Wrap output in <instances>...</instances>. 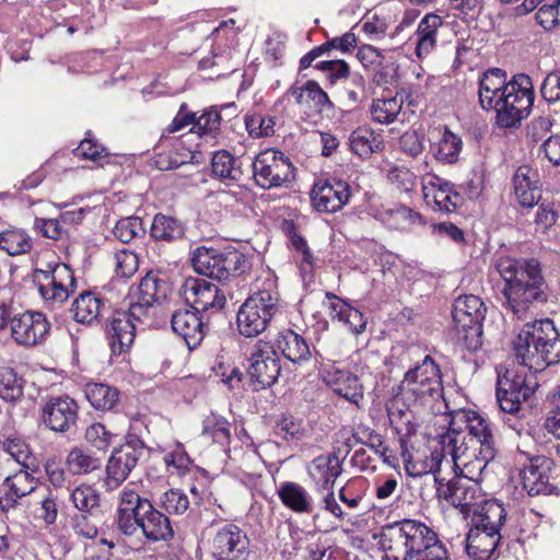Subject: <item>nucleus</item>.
<instances>
[{
	"instance_id": "nucleus-39",
	"label": "nucleus",
	"mask_w": 560,
	"mask_h": 560,
	"mask_svg": "<svg viewBox=\"0 0 560 560\" xmlns=\"http://www.w3.org/2000/svg\"><path fill=\"white\" fill-rule=\"evenodd\" d=\"M443 24L442 18L434 13L425 14L417 28L418 42L416 54L418 57L429 55L436 44V32Z\"/></svg>"
},
{
	"instance_id": "nucleus-2",
	"label": "nucleus",
	"mask_w": 560,
	"mask_h": 560,
	"mask_svg": "<svg viewBox=\"0 0 560 560\" xmlns=\"http://www.w3.org/2000/svg\"><path fill=\"white\" fill-rule=\"evenodd\" d=\"M495 269L503 281L502 306L517 318H524L533 307L548 301L549 288L537 259L501 257Z\"/></svg>"
},
{
	"instance_id": "nucleus-44",
	"label": "nucleus",
	"mask_w": 560,
	"mask_h": 560,
	"mask_svg": "<svg viewBox=\"0 0 560 560\" xmlns=\"http://www.w3.org/2000/svg\"><path fill=\"white\" fill-rule=\"evenodd\" d=\"M35 282L37 283L40 296L45 302L55 304L63 303L70 295L66 287L59 284L54 276L49 275L44 269H35Z\"/></svg>"
},
{
	"instance_id": "nucleus-27",
	"label": "nucleus",
	"mask_w": 560,
	"mask_h": 560,
	"mask_svg": "<svg viewBox=\"0 0 560 560\" xmlns=\"http://www.w3.org/2000/svg\"><path fill=\"white\" fill-rule=\"evenodd\" d=\"M369 213L393 230L406 231L413 225L424 224L420 213L402 205L395 207L371 206Z\"/></svg>"
},
{
	"instance_id": "nucleus-13",
	"label": "nucleus",
	"mask_w": 560,
	"mask_h": 560,
	"mask_svg": "<svg viewBox=\"0 0 560 560\" xmlns=\"http://www.w3.org/2000/svg\"><path fill=\"white\" fill-rule=\"evenodd\" d=\"M538 387L534 375H524L508 370L497 382V400L502 411L514 413L520 410L522 401H526Z\"/></svg>"
},
{
	"instance_id": "nucleus-59",
	"label": "nucleus",
	"mask_w": 560,
	"mask_h": 560,
	"mask_svg": "<svg viewBox=\"0 0 560 560\" xmlns=\"http://www.w3.org/2000/svg\"><path fill=\"white\" fill-rule=\"evenodd\" d=\"M163 460L168 471L173 468L172 472L175 471L178 475L188 471L192 464L184 445L180 443H176L175 446L164 455Z\"/></svg>"
},
{
	"instance_id": "nucleus-20",
	"label": "nucleus",
	"mask_w": 560,
	"mask_h": 560,
	"mask_svg": "<svg viewBox=\"0 0 560 560\" xmlns=\"http://www.w3.org/2000/svg\"><path fill=\"white\" fill-rule=\"evenodd\" d=\"M350 198V185L337 177L316 183L311 192L314 209L325 213H335L341 210Z\"/></svg>"
},
{
	"instance_id": "nucleus-49",
	"label": "nucleus",
	"mask_w": 560,
	"mask_h": 560,
	"mask_svg": "<svg viewBox=\"0 0 560 560\" xmlns=\"http://www.w3.org/2000/svg\"><path fill=\"white\" fill-rule=\"evenodd\" d=\"M273 433L288 443H298L304 438L306 429L301 419H296L292 415L281 413L275 422Z\"/></svg>"
},
{
	"instance_id": "nucleus-26",
	"label": "nucleus",
	"mask_w": 560,
	"mask_h": 560,
	"mask_svg": "<svg viewBox=\"0 0 560 560\" xmlns=\"http://www.w3.org/2000/svg\"><path fill=\"white\" fill-rule=\"evenodd\" d=\"M112 308L107 299L92 291H84L73 301L71 312L78 323L93 325L106 318Z\"/></svg>"
},
{
	"instance_id": "nucleus-64",
	"label": "nucleus",
	"mask_w": 560,
	"mask_h": 560,
	"mask_svg": "<svg viewBox=\"0 0 560 560\" xmlns=\"http://www.w3.org/2000/svg\"><path fill=\"white\" fill-rule=\"evenodd\" d=\"M540 94L550 104L560 101V69H555L545 77L540 86Z\"/></svg>"
},
{
	"instance_id": "nucleus-21",
	"label": "nucleus",
	"mask_w": 560,
	"mask_h": 560,
	"mask_svg": "<svg viewBox=\"0 0 560 560\" xmlns=\"http://www.w3.org/2000/svg\"><path fill=\"white\" fill-rule=\"evenodd\" d=\"M209 316L200 314L192 308H180L172 315V329L182 337L188 349L192 350L200 346L205 336L210 329Z\"/></svg>"
},
{
	"instance_id": "nucleus-41",
	"label": "nucleus",
	"mask_w": 560,
	"mask_h": 560,
	"mask_svg": "<svg viewBox=\"0 0 560 560\" xmlns=\"http://www.w3.org/2000/svg\"><path fill=\"white\" fill-rule=\"evenodd\" d=\"M241 165L240 159L226 150L214 152L211 159L212 174L223 182H238L243 175Z\"/></svg>"
},
{
	"instance_id": "nucleus-63",
	"label": "nucleus",
	"mask_w": 560,
	"mask_h": 560,
	"mask_svg": "<svg viewBox=\"0 0 560 560\" xmlns=\"http://www.w3.org/2000/svg\"><path fill=\"white\" fill-rule=\"evenodd\" d=\"M551 127L552 120L550 117H536L526 127V138L530 143L542 142L551 131Z\"/></svg>"
},
{
	"instance_id": "nucleus-7",
	"label": "nucleus",
	"mask_w": 560,
	"mask_h": 560,
	"mask_svg": "<svg viewBox=\"0 0 560 560\" xmlns=\"http://www.w3.org/2000/svg\"><path fill=\"white\" fill-rule=\"evenodd\" d=\"M395 395L408 405H424L443 397L444 388L439 365L427 354L420 363L410 368L400 384L394 389Z\"/></svg>"
},
{
	"instance_id": "nucleus-54",
	"label": "nucleus",
	"mask_w": 560,
	"mask_h": 560,
	"mask_svg": "<svg viewBox=\"0 0 560 560\" xmlns=\"http://www.w3.org/2000/svg\"><path fill=\"white\" fill-rule=\"evenodd\" d=\"M444 188L434 189L430 196L435 205V209L451 213L462 203L460 195L454 189V184H443Z\"/></svg>"
},
{
	"instance_id": "nucleus-11",
	"label": "nucleus",
	"mask_w": 560,
	"mask_h": 560,
	"mask_svg": "<svg viewBox=\"0 0 560 560\" xmlns=\"http://www.w3.org/2000/svg\"><path fill=\"white\" fill-rule=\"evenodd\" d=\"M144 443L135 434H128L126 442L114 448L106 464L107 489L118 488L129 477L144 455Z\"/></svg>"
},
{
	"instance_id": "nucleus-16",
	"label": "nucleus",
	"mask_w": 560,
	"mask_h": 560,
	"mask_svg": "<svg viewBox=\"0 0 560 560\" xmlns=\"http://www.w3.org/2000/svg\"><path fill=\"white\" fill-rule=\"evenodd\" d=\"M46 428L57 433H68L77 428L79 405L69 395L49 396L40 409Z\"/></svg>"
},
{
	"instance_id": "nucleus-1",
	"label": "nucleus",
	"mask_w": 560,
	"mask_h": 560,
	"mask_svg": "<svg viewBox=\"0 0 560 560\" xmlns=\"http://www.w3.org/2000/svg\"><path fill=\"white\" fill-rule=\"evenodd\" d=\"M442 456H451L462 476L450 480L444 498L456 508L475 504L477 483L488 464L497 455L491 423L474 410H457L451 415L447 431L440 435Z\"/></svg>"
},
{
	"instance_id": "nucleus-58",
	"label": "nucleus",
	"mask_w": 560,
	"mask_h": 560,
	"mask_svg": "<svg viewBox=\"0 0 560 560\" xmlns=\"http://www.w3.org/2000/svg\"><path fill=\"white\" fill-rule=\"evenodd\" d=\"M102 516H90L88 513H74L71 516V527L78 536L94 539L98 534V522Z\"/></svg>"
},
{
	"instance_id": "nucleus-25",
	"label": "nucleus",
	"mask_w": 560,
	"mask_h": 560,
	"mask_svg": "<svg viewBox=\"0 0 560 560\" xmlns=\"http://www.w3.org/2000/svg\"><path fill=\"white\" fill-rule=\"evenodd\" d=\"M275 347L285 359L300 366L310 363L313 359L316 360L318 355L305 337L292 329L280 331L275 340Z\"/></svg>"
},
{
	"instance_id": "nucleus-17",
	"label": "nucleus",
	"mask_w": 560,
	"mask_h": 560,
	"mask_svg": "<svg viewBox=\"0 0 560 560\" xmlns=\"http://www.w3.org/2000/svg\"><path fill=\"white\" fill-rule=\"evenodd\" d=\"M50 327L44 313L25 311L12 318L11 337L19 346L33 348L46 341Z\"/></svg>"
},
{
	"instance_id": "nucleus-51",
	"label": "nucleus",
	"mask_w": 560,
	"mask_h": 560,
	"mask_svg": "<svg viewBox=\"0 0 560 560\" xmlns=\"http://www.w3.org/2000/svg\"><path fill=\"white\" fill-rule=\"evenodd\" d=\"M23 396V378L8 366H0V398L16 401Z\"/></svg>"
},
{
	"instance_id": "nucleus-53",
	"label": "nucleus",
	"mask_w": 560,
	"mask_h": 560,
	"mask_svg": "<svg viewBox=\"0 0 560 560\" xmlns=\"http://www.w3.org/2000/svg\"><path fill=\"white\" fill-rule=\"evenodd\" d=\"M3 487L9 488L15 498L22 499L36 489L37 481L31 472L20 470L12 476H8L3 481Z\"/></svg>"
},
{
	"instance_id": "nucleus-10",
	"label": "nucleus",
	"mask_w": 560,
	"mask_h": 560,
	"mask_svg": "<svg viewBox=\"0 0 560 560\" xmlns=\"http://www.w3.org/2000/svg\"><path fill=\"white\" fill-rule=\"evenodd\" d=\"M253 179L265 190L288 187L295 179V167L281 151L268 149L252 162Z\"/></svg>"
},
{
	"instance_id": "nucleus-56",
	"label": "nucleus",
	"mask_w": 560,
	"mask_h": 560,
	"mask_svg": "<svg viewBox=\"0 0 560 560\" xmlns=\"http://www.w3.org/2000/svg\"><path fill=\"white\" fill-rule=\"evenodd\" d=\"M138 256L128 249L119 250L115 254V277L113 282L118 279H128L138 270Z\"/></svg>"
},
{
	"instance_id": "nucleus-6",
	"label": "nucleus",
	"mask_w": 560,
	"mask_h": 560,
	"mask_svg": "<svg viewBox=\"0 0 560 560\" xmlns=\"http://www.w3.org/2000/svg\"><path fill=\"white\" fill-rule=\"evenodd\" d=\"M195 271L217 280L221 284L238 279L250 269L246 256L236 248H217L198 246L192 254Z\"/></svg>"
},
{
	"instance_id": "nucleus-57",
	"label": "nucleus",
	"mask_w": 560,
	"mask_h": 560,
	"mask_svg": "<svg viewBox=\"0 0 560 560\" xmlns=\"http://www.w3.org/2000/svg\"><path fill=\"white\" fill-rule=\"evenodd\" d=\"M304 106H307L308 108H312L316 112L334 108V104L330 102L327 93L314 80H308L306 82Z\"/></svg>"
},
{
	"instance_id": "nucleus-9",
	"label": "nucleus",
	"mask_w": 560,
	"mask_h": 560,
	"mask_svg": "<svg viewBox=\"0 0 560 560\" xmlns=\"http://www.w3.org/2000/svg\"><path fill=\"white\" fill-rule=\"evenodd\" d=\"M534 104V89L532 79L527 74L514 75L510 81V88L505 89L502 96L492 109L497 113V124L501 128H516L525 119Z\"/></svg>"
},
{
	"instance_id": "nucleus-35",
	"label": "nucleus",
	"mask_w": 560,
	"mask_h": 560,
	"mask_svg": "<svg viewBox=\"0 0 560 560\" xmlns=\"http://www.w3.org/2000/svg\"><path fill=\"white\" fill-rule=\"evenodd\" d=\"M348 141L351 152L361 159H368L384 149L383 136L366 126L353 130Z\"/></svg>"
},
{
	"instance_id": "nucleus-30",
	"label": "nucleus",
	"mask_w": 560,
	"mask_h": 560,
	"mask_svg": "<svg viewBox=\"0 0 560 560\" xmlns=\"http://www.w3.org/2000/svg\"><path fill=\"white\" fill-rule=\"evenodd\" d=\"M510 88L506 82V72L500 68H491L483 72L479 80V103L482 109L490 110L495 107L502 92Z\"/></svg>"
},
{
	"instance_id": "nucleus-14",
	"label": "nucleus",
	"mask_w": 560,
	"mask_h": 560,
	"mask_svg": "<svg viewBox=\"0 0 560 560\" xmlns=\"http://www.w3.org/2000/svg\"><path fill=\"white\" fill-rule=\"evenodd\" d=\"M210 553L215 560H248L250 540L236 524H225L213 535L210 541Z\"/></svg>"
},
{
	"instance_id": "nucleus-50",
	"label": "nucleus",
	"mask_w": 560,
	"mask_h": 560,
	"mask_svg": "<svg viewBox=\"0 0 560 560\" xmlns=\"http://www.w3.org/2000/svg\"><path fill=\"white\" fill-rule=\"evenodd\" d=\"M156 505L170 517L172 515H183L190 505L188 495L180 489L173 488L163 492L159 497Z\"/></svg>"
},
{
	"instance_id": "nucleus-38",
	"label": "nucleus",
	"mask_w": 560,
	"mask_h": 560,
	"mask_svg": "<svg viewBox=\"0 0 560 560\" xmlns=\"http://www.w3.org/2000/svg\"><path fill=\"white\" fill-rule=\"evenodd\" d=\"M150 235L159 242L173 243L184 237V224L176 218L158 213L154 215Z\"/></svg>"
},
{
	"instance_id": "nucleus-32",
	"label": "nucleus",
	"mask_w": 560,
	"mask_h": 560,
	"mask_svg": "<svg viewBox=\"0 0 560 560\" xmlns=\"http://www.w3.org/2000/svg\"><path fill=\"white\" fill-rule=\"evenodd\" d=\"M340 472L341 466L335 455L317 456L307 466L310 478L323 491L332 489Z\"/></svg>"
},
{
	"instance_id": "nucleus-61",
	"label": "nucleus",
	"mask_w": 560,
	"mask_h": 560,
	"mask_svg": "<svg viewBox=\"0 0 560 560\" xmlns=\"http://www.w3.org/2000/svg\"><path fill=\"white\" fill-rule=\"evenodd\" d=\"M373 82L384 89L398 82V65L394 60H382L373 75Z\"/></svg>"
},
{
	"instance_id": "nucleus-18",
	"label": "nucleus",
	"mask_w": 560,
	"mask_h": 560,
	"mask_svg": "<svg viewBox=\"0 0 560 560\" xmlns=\"http://www.w3.org/2000/svg\"><path fill=\"white\" fill-rule=\"evenodd\" d=\"M151 500L133 489L125 487L119 493V502L115 515L117 530L126 536H136Z\"/></svg>"
},
{
	"instance_id": "nucleus-5",
	"label": "nucleus",
	"mask_w": 560,
	"mask_h": 560,
	"mask_svg": "<svg viewBox=\"0 0 560 560\" xmlns=\"http://www.w3.org/2000/svg\"><path fill=\"white\" fill-rule=\"evenodd\" d=\"M278 302L279 293L275 279H258L254 292L237 312L238 332L246 338H254L264 332L278 311Z\"/></svg>"
},
{
	"instance_id": "nucleus-34",
	"label": "nucleus",
	"mask_w": 560,
	"mask_h": 560,
	"mask_svg": "<svg viewBox=\"0 0 560 560\" xmlns=\"http://www.w3.org/2000/svg\"><path fill=\"white\" fill-rule=\"evenodd\" d=\"M172 291V284L166 272L162 270H150L141 279L137 296L152 304H160L165 301Z\"/></svg>"
},
{
	"instance_id": "nucleus-23",
	"label": "nucleus",
	"mask_w": 560,
	"mask_h": 560,
	"mask_svg": "<svg viewBox=\"0 0 560 560\" xmlns=\"http://www.w3.org/2000/svg\"><path fill=\"white\" fill-rule=\"evenodd\" d=\"M136 330V324L129 320L124 310H110L106 317L105 331L114 355H119L131 347Z\"/></svg>"
},
{
	"instance_id": "nucleus-55",
	"label": "nucleus",
	"mask_w": 560,
	"mask_h": 560,
	"mask_svg": "<svg viewBox=\"0 0 560 560\" xmlns=\"http://www.w3.org/2000/svg\"><path fill=\"white\" fill-rule=\"evenodd\" d=\"M223 115L219 112L218 106L206 109L195 121V128L201 136H209L215 139L220 132Z\"/></svg>"
},
{
	"instance_id": "nucleus-15",
	"label": "nucleus",
	"mask_w": 560,
	"mask_h": 560,
	"mask_svg": "<svg viewBox=\"0 0 560 560\" xmlns=\"http://www.w3.org/2000/svg\"><path fill=\"white\" fill-rule=\"evenodd\" d=\"M182 290L187 305L209 317L219 313L226 303L225 294L215 284L205 279L188 278L182 285Z\"/></svg>"
},
{
	"instance_id": "nucleus-42",
	"label": "nucleus",
	"mask_w": 560,
	"mask_h": 560,
	"mask_svg": "<svg viewBox=\"0 0 560 560\" xmlns=\"http://www.w3.org/2000/svg\"><path fill=\"white\" fill-rule=\"evenodd\" d=\"M334 392L348 401L359 406L363 399V386L359 377L350 372L337 370L332 378Z\"/></svg>"
},
{
	"instance_id": "nucleus-47",
	"label": "nucleus",
	"mask_w": 560,
	"mask_h": 560,
	"mask_svg": "<svg viewBox=\"0 0 560 560\" xmlns=\"http://www.w3.org/2000/svg\"><path fill=\"white\" fill-rule=\"evenodd\" d=\"M329 310L332 316L346 324L353 334L359 335L365 330L366 319L364 315L345 301L337 300L336 302H330Z\"/></svg>"
},
{
	"instance_id": "nucleus-43",
	"label": "nucleus",
	"mask_w": 560,
	"mask_h": 560,
	"mask_svg": "<svg viewBox=\"0 0 560 560\" xmlns=\"http://www.w3.org/2000/svg\"><path fill=\"white\" fill-rule=\"evenodd\" d=\"M231 423L223 416L211 412L202 421L201 435L223 447L224 452L231 442Z\"/></svg>"
},
{
	"instance_id": "nucleus-29",
	"label": "nucleus",
	"mask_w": 560,
	"mask_h": 560,
	"mask_svg": "<svg viewBox=\"0 0 560 560\" xmlns=\"http://www.w3.org/2000/svg\"><path fill=\"white\" fill-rule=\"evenodd\" d=\"M277 495L283 506L295 514L312 515L315 512L313 497L299 482L282 481L277 488Z\"/></svg>"
},
{
	"instance_id": "nucleus-45",
	"label": "nucleus",
	"mask_w": 560,
	"mask_h": 560,
	"mask_svg": "<svg viewBox=\"0 0 560 560\" xmlns=\"http://www.w3.org/2000/svg\"><path fill=\"white\" fill-rule=\"evenodd\" d=\"M66 466L72 475H86L102 467V460L89 451L73 447L66 457Z\"/></svg>"
},
{
	"instance_id": "nucleus-19",
	"label": "nucleus",
	"mask_w": 560,
	"mask_h": 560,
	"mask_svg": "<svg viewBox=\"0 0 560 560\" xmlns=\"http://www.w3.org/2000/svg\"><path fill=\"white\" fill-rule=\"evenodd\" d=\"M555 463L551 458L538 455L528 458L521 470L523 488L529 495L558 493L552 476Z\"/></svg>"
},
{
	"instance_id": "nucleus-8",
	"label": "nucleus",
	"mask_w": 560,
	"mask_h": 560,
	"mask_svg": "<svg viewBox=\"0 0 560 560\" xmlns=\"http://www.w3.org/2000/svg\"><path fill=\"white\" fill-rule=\"evenodd\" d=\"M486 313L485 303L475 294L458 296L453 303L452 317L456 337L470 352H476L482 346Z\"/></svg>"
},
{
	"instance_id": "nucleus-62",
	"label": "nucleus",
	"mask_w": 560,
	"mask_h": 560,
	"mask_svg": "<svg viewBox=\"0 0 560 560\" xmlns=\"http://www.w3.org/2000/svg\"><path fill=\"white\" fill-rule=\"evenodd\" d=\"M74 152L75 155L94 162H100L108 155L106 149L91 137V132L86 133V137L79 143Z\"/></svg>"
},
{
	"instance_id": "nucleus-40",
	"label": "nucleus",
	"mask_w": 560,
	"mask_h": 560,
	"mask_svg": "<svg viewBox=\"0 0 560 560\" xmlns=\"http://www.w3.org/2000/svg\"><path fill=\"white\" fill-rule=\"evenodd\" d=\"M70 501L77 513H88L90 516H103L100 492L90 485L82 483L70 493Z\"/></svg>"
},
{
	"instance_id": "nucleus-37",
	"label": "nucleus",
	"mask_w": 560,
	"mask_h": 560,
	"mask_svg": "<svg viewBox=\"0 0 560 560\" xmlns=\"http://www.w3.org/2000/svg\"><path fill=\"white\" fill-rule=\"evenodd\" d=\"M462 148L460 137L452 132L446 126L438 141L431 143L430 147L434 159L444 164L457 162Z\"/></svg>"
},
{
	"instance_id": "nucleus-28",
	"label": "nucleus",
	"mask_w": 560,
	"mask_h": 560,
	"mask_svg": "<svg viewBox=\"0 0 560 560\" xmlns=\"http://www.w3.org/2000/svg\"><path fill=\"white\" fill-rule=\"evenodd\" d=\"M513 186L516 201L523 208H533L541 197L540 180L537 170L521 165L513 175Z\"/></svg>"
},
{
	"instance_id": "nucleus-4",
	"label": "nucleus",
	"mask_w": 560,
	"mask_h": 560,
	"mask_svg": "<svg viewBox=\"0 0 560 560\" xmlns=\"http://www.w3.org/2000/svg\"><path fill=\"white\" fill-rule=\"evenodd\" d=\"M516 361L540 372L560 362V332L550 318L525 324L512 341Z\"/></svg>"
},
{
	"instance_id": "nucleus-3",
	"label": "nucleus",
	"mask_w": 560,
	"mask_h": 560,
	"mask_svg": "<svg viewBox=\"0 0 560 560\" xmlns=\"http://www.w3.org/2000/svg\"><path fill=\"white\" fill-rule=\"evenodd\" d=\"M380 545L385 560H451L436 532L420 520L404 518L386 524Z\"/></svg>"
},
{
	"instance_id": "nucleus-48",
	"label": "nucleus",
	"mask_w": 560,
	"mask_h": 560,
	"mask_svg": "<svg viewBox=\"0 0 560 560\" xmlns=\"http://www.w3.org/2000/svg\"><path fill=\"white\" fill-rule=\"evenodd\" d=\"M402 108V98L396 96L373 100L371 117L375 122L389 125L394 122Z\"/></svg>"
},
{
	"instance_id": "nucleus-36",
	"label": "nucleus",
	"mask_w": 560,
	"mask_h": 560,
	"mask_svg": "<svg viewBox=\"0 0 560 560\" xmlns=\"http://www.w3.org/2000/svg\"><path fill=\"white\" fill-rule=\"evenodd\" d=\"M84 395L90 405L100 411H114L118 406L120 393L116 387L104 383H89Z\"/></svg>"
},
{
	"instance_id": "nucleus-22",
	"label": "nucleus",
	"mask_w": 560,
	"mask_h": 560,
	"mask_svg": "<svg viewBox=\"0 0 560 560\" xmlns=\"http://www.w3.org/2000/svg\"><path fill=\"white\" fill-rule=\"evenodd\" d=\"M135 537H142L150 544L170 542L175 537L173 522L151 501Z\"/></svg>"
},
{
	"instance_id": "nucleus-24",
	"label": "nucleus",
	"mask_w": 560,
	"mask_h": 560,
	"mask_svg": "<svg viewBox=\"0 0 560 560\" xmlns=\"http://www.w3.org/2000/svg\"><path fill=\"white\" fill-rule=\"evenodd\" d=\"M508 529L502 532L486 530L471 526L466 537V552L474 560H489L505 539H510Z\"/></svg>"
},
{
	"instance_id": "nucleus-60",
	"label": "nucleus",
	"mask_w": 560,
	"mask_h": 560,
	"mask_svg": "<svg viewBox=\"0 0 560 560\" xmlns=\"http://www.w3.org/2000/svg\"><path fill=\"white\" fill-rule=\"evenodd\" d=\"M245 126L253 138L269 137L275 133V118L261 114H252L245 117Z\"/></svg>"
},
{
	"instance_id": "nucleus-33",
	"label": "nucleus",
	"mask_w": 560,
	"mask_h": 560,
	"mask_svg": "<svg viewBox=\"0 0 560 560\" xmlns=\"http://www.w3.org/2000/svg\"><path fill=\"white\" fill-rule=\"evenodd\" d=\"M154 156V165L160 171H170L187 164H199V152L187 149L182 141L174 140L168 149H162Z\"/></svg>"
},
{
	"instance_id": "nucleus-31",
	"label": "nucleus",
	"mask_w": 560,
	"mask_h": 560,
	"mask_svg": "<svg viewBox=\"0 0 560 560\" xmlns=\"http://www.w3.org/2000/svg\"><path fill=\"white\" fill-rule=\"evenodd\" d=\"M508 512L503 504L497 500H486L474 512L471 523L472 526L483 528L486 530L504 533V523L510 521Z\"/></svg>"
},
{
	"instance_id": "nucleus-46",
	"label": "nucleus",
	"mask_w": 560,
	"mask_h": 560,
	"mask_svg": "<svg viewBox=\"0 0 560 560\" xmlns=\"http://www.w3.org/2000/svg\"><path fill=\"white\" fill-rule=\"evenodd\" d=\"M32 246V240L24 230L12 228L0 232V249L10 256L26 254Z\"/></svg>"
},
{
	"instance_id": "nucleus-52",
	"label": "nucleus",
	"mask_w": 560,
	"mask_h": 560,
	"mask_svg": "<svg viewBox=\"0 0 560 560\" xmlns=\"http://www.w3.org/2000/svg\"><path fill=\"white\" fill-rule=\"evenodd\" d=\"M114 236L124 244L145 235V228L141 218L130 215L117 221L113 229Z\"/></svg>"
},
{
	"instance_id": "nucleus-12",
	"label": "nucleus",
	"mask_w": 560,
	"mask_h": 560,
	"mask_svg": "<svg viewBox=\"0 0 560 560\" xmlns=\"http://www.w3.org/2000/svg\"><path fill=\"white\" fill-rule=\"evenodd\" d=\"M248 361L247 374L253 390L265 389L278 381L281 365L273 346L258 340L253 347Z\"/></svg>"
}]
</instances>
